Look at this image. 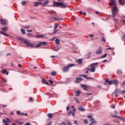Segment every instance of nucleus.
<instances>
[{"label": "nucleus", "mask_w": 125, "mask_h": 125, "mask_svg": "<svg viewBox=\"0 0 125 125\" xmlns=\"http://www.w3.org/2000/svg\"><path fill=\"white\" fill-rule=\"evenodd\" d=\"M24 42L25 43V44H26V45H27V46H30V47H35L37 48L42 46L41 42H39L38 44L36 45H35V44L30 42V41L27 40H24Z\"/></svg>", "instance_id": "nucleus-1"}, {"label": "nucleus", "mask_w": 125, "mask_h": 125, "mask_svg": "<svg viewBox=\"0 0 125 125\" xmlns=\"http://www.w3.org/2000/svg\"><path fill=\"white\" fill-rule=\"evenodd\" d=\"M74 66H76V64L74 63H69L67 64V66H64L62 69L63 72L64 73H67V72H69V70H70V68L71 67H74Z\"/></svg>", "instance_id": "nucleus-2"}, {"label": "nucleus", "mask_w": 125, "mask_h": 125, "mask_svg": "<svg viewBox=\"0 0 125 125\" xmlns=\"http://www.w3.org/2000/svg\"><path fill=\"white\" fill-rule=\"evenodd\" d=\"M54 5H56L57 6H62V8H65L67 7L68 4L63 3L61 2H54Z\"/></svg>", "instance_id": "nucleus-3"}, {"label": "nucleus", "mask_w": 125, "mask_h": 125, "mask_svg": "<svg viewBox=\"0 0 125 125\" xmlns=\"http://www.w3.org/2000/svg\"><path fill=\"white\" fill-rule=\"evenodd\" d=\"M111 12L112 13V17H115L116 15H118V12H119V9L117 8V6L115 5L113 8L111 9Z\"/></svg>", "instance_id": "nucleus-4"}, {"label": "nucleus", "mask_w": 125, "mask_h": 125, "mask_svg": "<svg viewBox=\"0 0 125 125\" xmlns=\"http://www.w3.org/2000/svg\"><path fill=\"white\" fill-rule=\"evenodd\" d=\"M98 65V62H95L94 63H92L90 64L91 68H89L90 72H92V73H94V72H95V67Z\"/></svg>", "instance_id": "nucleus-5"}, {"label": "nucleus", "mask_w": 125, "mask_h": 125, "mask_svg": "<svg viewBox=\"0 0 125 125\" xmlns=\"http://www.w3.org/2000/svg\"><path fill=\"white\" fill-rule=\"evenodd\" d=\"M75 112H76V108H74L72 111H70L67 113L68 117L71 116V114H72V116H75Z\"/></svg>", "instance_id": "nucleus-6"}, {"label": "nucleus", "mask_w": 125, "mask_h": 125, "mask_svg": "<svg viewBox=\"0 0 125 125\" xmlns=\"http://www.w3.org/2000/svg\"><path fill=\"white\" fill-rule=\"evenodd\" d=\"M103 51V50L102 49V48L100 47L98 50H97V51H96V53L97 55H100V54L102 53Z\"/></svg>", "instance_id": "nucleus-7"}, {"label": "nucleus", "mask_w": 125, "mask_h": 125, "mask_svg": "<svg viewBox=\"0 0 125 125\" xmlns=\"http://www.w3.org/2000/svg\"><path fill=\"white\" fill-rule=\"evenodd\" d=\"M41 4H42V2L40 1L34 2V6H35V7H37V6H39V5H41Z\"/></svg>", "instance_id": "nucleus-8"}, {"label": "nucleus", "mask_w": 125, "mask_h": 125, "mask_svg": "<svg viewBox=\"0 0 125 125\" xmlns=\"http://www.w3.org/2000/svg\"><path fill=\"white\" fill-rule=\"evenodd\" d=\"M78 110L81 112H84V111H85L84 108H83L82 105L79 106Z\"/></svg>", "instance_id": "nucleus-9"}, {"label": "nucleus", "mask_w": 125, "mask_h": 125, "mask_svg": "<svg viewBox=\"0 0 125 125\" xmlns=\"http://www.w3.org/2000/svg\"><path fill=\"white\" fill-rule=\"evenodd\" d=\"M90 122H91V123L89 125H93V124H96L97 123V122L95 121V119H94L93 118H91Z\"/></svg>", "instance_id": "nucleus-10"}, {"label": "nucleus", "mask_w": 125, "mask_h": 125, "mask_svg": "<svg viewBox=\"0 0 125 125\" xmlns=\"http://www.w3.org/2000/svg\"><path fill=\"white\" fill-rule=\"evenodd\" d=\"M0 34L3 35V36H4L5 37H10V35L9 34H7L5 32H3V31H0Z\"/></svg>", "instance_id": "nucleus-11"}, {"label": "nucleus", "mask_w": 125, "mask_h": 125, "mask_svg": "<svg viewBox=\"0 0 125 125\" xmlns=\"http://www.w3.org/2000/svg\"><path fill=\"white\" fill-rule=\"evenodd\" d=\"M0 23L2 24V25H6V21H5V20H2V19H1L0 20Z\"/></svg>", "instance_id": "nucleus-12"}, {"label": "nucleus", "mask_w": 125, "mask_h": 125, "mask_svg": "<svg viewBox=\"0 0 125 125\" xmlns=\"http://www.w3.org/2000/svg\"><path fill=\"white\" fill-rule=\"evenodd\" d=\"M81 86L83 87V88L84 89V90L87 91V88H88V87L86 85L81 84Z\"/></svg>", "instance_id": "nucleus-13"}, {"label": "nucleus", "mask_w": 125, "mask_h": 125, "mask_svg": "<svg viewBox=\"0 0 125 125\" xmlns=\"http://www.w3.org/2000/svg\"><path fill=\"white\" fill-rule=\"evenodd\" d=\"M52 20H54V21H55V20H57V21H59L60 20H62V19H60L59 17H52Z\"/></svg>", "instance_id": "nucleus-14"}, {"label": "nucleus", "mask_w": 125, "mask_h": 125, "mask_svg": "<svg viewBox=\"0 0 125 125\" xmlns=\"http://www.w3.org/2000/svg\"><path fill=\"white\" fill-rule=\"evenodd\" d=\"M105 83H108L109 85H111V84H113V81H109V79H107L106 80H105Z\"/></svg>", "instance_id": "nucleus-15"}, {"label": "nucleus", "mask_w": 125, "mask_h": 125, "mask_svg": "<svg viewBox=\"0 0 125 125\" xmlns=\"http://www.w3.org/2000/svg\"><path fill=\"white\" fill-rule=\"evenodd\" d=\"M76 81L77 82V83H81V82L83 81V78L82 77L77 78Z\"/></svg>", "instance_id": "nucleus-16"}, {"label": "nucleus", "mask_w": 125, "mask_h": 125, "mask_svg": "<svg viewBox=\"0 0 125 125\" xmlns=\"http://www.w3.org/2000/svg\"><path fill=\"white\" fill-rule=\"evenodd\" d=\"M8 30V27L7 26H4L1 28V31H3V32H6Z\"/></svg>", "instance_id": "nucleus-17"}, {"label": "nucleus", "mask_w": 125, "mask_h": 125, "mask_svg": "<svg viewBox=\"0 0 125 125\" xmlns=\"http://www.w3.org/2000/svg\"><path fill=\"white\" fill-rule=\"evenodd\" d=\"M41 45H47L48 44V42H40Z\"/></svg>", "instance_id": "nucleus-18"}, {"label": "nucleus", "mask_w": 125, "mask_h": 125, "mask_svg": "<svg viewBox=\"0 0 125 125\" xmlns=\"http://www.w3.org/2000/svg\"><path fill=\"white\" fill-rule=\"evenodd\" d=\"M111 117H112V118H119V119H122V117H120L119 116H116V115H114V114H111Z\"/></svg>", "instance_id": "nucleus-19"}, {"label": "nucleus", "mask_w": 125, "mask_h": 125, "mask_svg": "<svg viewBox=\"0 0 125 125\" xmlns=\"http://www.w3.org/2000/svg\"><path fill=\"white\" fill-rule=\"evenodd\" d=\"M116 2V1L115 0H110V5H114Z\"/></svg>", "instance_id": "nucleus-20"}, {"label": "nucleus", "mask_w": 125, "mask_h": 125, "mask_svg": "<svg viewBox=\"0 0 125 125\" xmlns=\"http://www.w3.org/2000/svg\"><path fill=\"white\" fill-rule=\"evenodd\" d=\"M119 3L120 4H122V5H124V4H125V0H119Z\"/></svg>", "instance_id": "nucleus-21"}, {"label": "nucleus", "mask_w": 125, "mask_h": 125, "mask_svg": "<svg viewBox=\"0 0 125 125\" xmlns=\"http://www.w3.org/2000/svg\"><path fill=\"white\" fill-rule=\"evenodd\" d=\"M42 82L44 83V84H47V85H48V82H47L46 80L42 79Z\"/></svg>", "instance_id": "nucleus-22"}, {"label": "nucleus", "mask_w": 125, "mask_h": 125, "mask_svg": "<svg viewBox=\"0 0 125 125\" xmlns=\"http://www.w3.org/2000/svg\"><path fill=\"white\" fill-rule=\"evenodd\" d=\"M35 38H44V35H35Z\"/></svg>", "instance_id": "nucleus-23"}, {"label": "nucleus", "mask_w": 125, "mask_h": 125, "mask_svg": "<svg viewBox=\"0 0 125 125\" xmlns=\"http://www.w3.org/2000/svg\"><path fill=\"white\" fill-rule=\"evenodd\" d=\"M75 93H76V96H80V94H81V91L80 90L76 91Z\"/></svg>", "instance_id": "nucleus-24"}, {"label": "nucleus", "mask_w": 125, "mask_h": 125, "mask_svg": "<svg viewBox=\"0 0 125 125\" xmlns=\"http://www.w3.org/2000/svg\"><path fill=\"white\" fill-rule=\"evenodd\" d=\"M113 84H118L119 83V81L117 80H114L112 81Z\"/></svg>", "instance_id": "nucleus-25"}, {"label": "nucleus", "mask_w": 125, "mask_h": 125, "mask_svg": "<svg viewBox=\"0 0 125 125\" xmlns=\"http://www.w3.org/2000/svg\"><path fill=\"white\" fill-rule=\"evenodd\" d=\"M49 2V1L48 0H46L45 2L43 3V7L45 6L46 4H48Z\"/></svg>", "instance_id": "nucleus-26"}, {"label": "nucleus", "mask_w": 125, "mask_h": 125, "mask_svg": "<svg viewBox=\"0 0 125 125\" xmlns=\"http://www.w3.org/2000/svg\"><path fill=\"white\" fill-rule=\"evenodd\" d=\"M117 91H118V89H116L115 91V96H116V97H118L119 96V92Z\"/></svg>", "instance_id": "nucleus-27"}, {"label": "nucleus", "mask_w": 125, "mask_h": 125, "mask_svg": "<svg viewBox=\"0 0 125 125\" xmlns=\"http://www.w3.org/2000/svg\"><path fill=\"white\" fill-rule=\"evenodd\" d=\"M118 75H121V74H123V71L120 69H118L117 71Z\"/></svg>", "instance_id": "nucleus-28"}, {"label": "nucleus", "mask_w": 125, "mask_h": 125, "mask_svg": "<svg viewBox=\"0 0 125 125\" xmlns=\"http://www.w3.org/2000/svg\"><path fill=\"white\" fill-rule=\"evenodd\" d=\"M55 42H56V43H57V44H59L60 43V40H59V39H57L55 40Z\"/></svg>", "instance_id": "nucleus-29"}, {"label": "nucleus", "mask_w": 125, "mask_h": 125, "mask_svg": "<svg viewBox=\"0 0 125 125\" xmlns=\"http://www.w3.org/2000/svg\"><path fill=\"white\" fill-rule=\"evenodd\" d=\"M82 62H83V59H79L78 60V63H79V64H82Z\"/></svg>", "instance_id": "nucleus-30"}, {"label": "nucleus", "mask_w": 125, "mask_h": 125, "mask_svg": "<svg viewBox=\"0 0 125 125\" xmlns=\"http://www.w3.org/2000/svg\"><path fill=\"white\" fill-rule=\"evenodd\" d=\"M47 116H48V118H52V117L53 116V114H52L51 113H48L47 114Z\"/></svg>", "instance_id": "nucleus-31"}, {"label": "nucleus", "mask_w": 125, "mask_h": 125, "mask_svg": "<svg viewBox=\"0 0 125 125\" xmlns=\"http://www.w3.org/2000/svg\"><path fill=\"white\" fill-rule=\"evenodd\" d=\"M22 35H25V34H26V32H25V30H24L23 29H21V30Z\"/></svg>", "instance_id": "nucleus-32"}, {"label": "nucleus", "mask_w": 125, "mask_h": 125, "mask_svg": "<svg viewBox=\"0 0 125 125\" xmlns=\"http://www.w3.org/2000/svg\"><path fill=\"white\" fill-rule=\"evenodd\" d=\"M51 75L52 76H56V72L55 71H53L51 73Z\"/></svg>", "instance_id": "nucleus-33"}, {"label": "nucleus", "mask_w": 125, "mask_h": 125, "mask_svg": "<svg viewBox=\"0 0 125 125\" xmlns=\"http://www.w3.org/2000/svg\"><path fill=\"white\" fill-rule=\"evenodd\" d=\"M80 77H83V78L87 79V76L85 75V74H83V75H80Z\"/></svg>", "instance_id": "nucleus-34"}, {"label": "nucleus", "mask_w": 125, "mask_h": 125, "mask_svg": "<svg viewBox=\"0 0 125 125\" xmlns=\"http://www.w3.org/2000/svg\"><path fill=\"white\" fill-rule=\"evenodd\" d=\"M105 57H107V53H105L103 56L101 57V58H105Z\"/></svg>", "instance_id": "nucleus-35"}, {"label": "nucleus", "mask_w": 125, "mask_h": 125, "mask_svg": "<svg viewBox=\"0 0 125 125\" xmlns=\"http://www.w3.org/2000/svg\"><path fill=\"white\" fill-rule=\"evenodd\" d=\"M26 3H27V1L23 0L21 2V4L22 5H25V4H26Z\"/></svg>", "instance_id": "nucleus-36"}, {"label": "nucleus", "mask_w": 125, "mask_h": 125, "mask_svg": "<svg viewBox=\"0 0 125 125\" xmlns=\"http://www.w3.org/2000/svg\"><path fill=\"white\" fill-rule=\"evenodd\" d=\"M57 28H58V24H56L54 25V30H56L57 29Z\"/></svg>", "instance_id": "nucleus-37"}, {"label": "nucleus", "mask_w": 125, "mask_h": 125, "mask_svg": "<svg viewBox=\"0 0 125 125\" xmlns=\"http://www.w3.org/2000/svg\"><path fill=\"white\" fill-rule=\"evenodd\" d=\"M89 37H90L91 40H94V38H93L94 36L93 35H89Z\"/></svg>", "instance_id": "nucleus-38"}, {"label": "nucleus", "mask_w": 125, "mask_h": 125, "mask_svg": "<svg viewBox=\"0 0 125 125\" xmlns=\"http://www.w3.org/2000/svg\"><path fill=\"white\" fill-rule=\"evenodd\" d=\"M66 124L67 125H72V124L71 123V122H70V121H67L66 122Z\"/></svg>", "instance_id": "nucleus-39"}, {"label": "nucleus", "mask_w": 125, "mask_h": 125, "mask_svg": "<svg viewBox=\"0 0 125 125\" xmlns=\"http://www.w3.org/2000/svg\"><path fill=\"white\" fill-rule=\"evenodd\" d=\"M59 49H60V48L58 47H55V51H58Z\"/></svg>", "instance_id": "nucleus-40"}, {"label": "nucleus", "mask_w": 125, "mask_h": 125, "mask_svg": "<svg viewBox=\"0 0 125 125\" xmlns=\"http://www.w3.org/2000/svg\"><path fill=\"white\" fill-rule=\"evenodd\" d=\"M27 36L29 38H32V36L31 35V33H27Z\"/></svg>", "instance_id": "nucleus-41"}, {"label": "nucleus", "mask_w": 125, "mask_h": 125, "mask_svg": "<svg viewBox=\"0 0 125 125\" xmlns=\"http://www.w3.org/2000/svg\"><path fill=\"white\" fill-rule=\"evenodd\" d=\"M6 123H10V122H11V121H10V120L9 119L6 118Z\"/></svg>", "instance_id": "nucleus-42"}, {"label": "nucleus", "mask_w": 125, "mask_h": 125, "mask_svg": "<svg viewBox=\"0 0 125 125\" xmlns=\"http://www.w3.org/2000/svg\"><path fill=\"white\" fill-rule=\"evenodd\" d=\"M84 124H86V125H87V124H88V121H87V120L84 119Z\"/></svg>", "instance_id": "nucleus-43"}, {"label": "nucleus", "mask_w": 125, "mask_h": 125, "mask_svg": "<svg viewBox=\"0 0 125 125\" xmlns=\"http://www.w3.org/2000/svg\"><path fill=\"white\" fill-rule=\"evenodd\" d=\"M2 73H3V74H5V73H6V69L2 70Z\"/></svg>", "instance_id": "nucleus-44"}, {"label": "nucleus", "mask_w": 125, "mask_h": 125, "mask_svg": "<svg viewBox=\"0 0 125 125\" xmlns=\"http://www.w3.org/2000/svg\"><path fill=\"white\" fill-rule=\"evenodd\" d=\"M48 82H49V83H50V84H52V83H53V81L51 80H49L48 81Z\"/></svg>", "instance_id": "nucleus-45"}, {"label": "nucleus", "mask_w": 125, "mask_h": 125, "mask_svg": "<svg viewBox=\"0 0 125 125\" xmlns=\"http://www.w3.org/2000/svg\"><path fill=\"white\" fill-rule=\"evenodd\" d=\"M102 41L104 42H105L106 40L105 39V38L103 37V39H102Z\"/></svg>", "instance_id": "nucleus-46"}, {"label": "nucleus", "mask_w": 125, "mask_h": 125, "mask_svg": "<svg viewBox=\"0 0 125 125\" xmlns=\"http://www.w3.org/2000/svg\"><path fill=\"white\" fill-rule=\"evenodd\" d=\"M122 40L123 41H125V34L123 36Z\"/></svg>", "instance_id": "nucleus-47"}, {"label": "nucleus", "mask_w": 125, "mask_h": 125, "mask_svg": "<svg viewBox=\"0 0 125 125\" xmlns=\"http://www.w3.org/2000/svg\"><path fill=\"white\" fill-rule=\"evenodd\" d=\"M113 20L115 22H118V20L117 19H116L115 17H113Z\"/></svg>", "instance_id": "nucleus-48"}, {"label": "nucleus", "mask_w": 125, "mask_h": 125, "mask_svg": "<svg viewBox=\"0 0 125 125\" xmlns=\"http://www.w3.org/2000/svg\"><path fill=\"white\" fill-rule=\"evenodd\" d=\"M121 92L122 94H125V90L123 91H121Z\"/></svg>", "instance_id": "nucleus-49"}, {"label": "nucleus", "mask_w": 125, "mask_h": 125, "mask_svg": "<svg viewBox=\"0 0 125 125\" xmlns=\"http://www.w3.org/2000/svg\"><path fill=\"white\" fill-rule=\"evenodd\" d=\"M2 81L3 82V83H6L7 81H6V79H2Z\"/></svg>", "instance_id": "nucleus-50"}, {"label": "nucleus", "mask_w": 125, "mask_h": 125, "mask_svg": "<svg viewBox=\"0 0 125 125\" xmlns=\"http://www.w3.org/2000/svg\"><path fill=\"white\" fill-rule=\"evenodd\" d=\"M17 115H21V112H20V111H17Z\"/></svg>", "instance_id": "nucleus-51"}, {"label": "nucleus", "mask_w": 125, "mask_h": 125, "mask_svg": "<svg viewBox=\"0 0 125 125\" xmlns=\"http://www.w3.org/2000/svg\"><path fill=\"white\" fill-rule=\"evenodd\" d=\"M24 29H28V28H30V26H23Z\"/></svg>", "instance_id": "nucleus-52"}, {"label": "nucleus", "mask_w": 125, "mask_h": 125, "mask_svg": "<svg viewBox=\"0 0 125 125\" xmlns=\"http://www.w3.org/2000/svg\"><path fill=\"white\" fill-rule=\"evenodd\" d=\"M54 32L53 33V34H56V33H57V31H58V30H56L54 29Z\"/></svg>", "instance_id": "nucleus-53"}, {"label": "nucleus", "mask_w": 125, "mask_h": 125, "mask_svg": "<svg viewBox=\"0 0 125 125\" xmlns=\"http://www.w3.org/2000/svg\"><path fill=\"white\" fill-rule=\"evenodd\" d=\"M111 108H112V109H115V108H116V106L114 104H113L111 106Z\"/></svg>", "instance_id": "nucleus-54"}, {"label": "nucleus", "mask_w": 125, "mask_h": 125, "mask_svg": "<svg viewBox=\"0 0 125 125\" xmlns=\"http://www.w3.org/2000/svg\"><path fill=\"white\" fill-rule=\"evenodd\" d=\"M88 119H92V116L91 115H88Z\"/></svg>", "instance_id": "nucleus-55"}, {"label": "nucleus", "mask_w": 125, "mask_h": 125, "mask_svg": "<svg viewBox=\"0 0 125 125\" xmlns=\"http://www.w3.org/2000/svg\"><path fill=\"white\" fill-rule=\"evenodd\" d=\"M29 101H30V102H32L33 101V98H32V97H30V98H29Z\"/></svg>", "instance_id": "nucleus-56"}, {"label": "nucleus", "mask_w": 125, "mask_h": 125, "mask_svg": "<svg viewBox=\"0 0 125 125\" xmlns=\"http://www.w3.org/2000/svg\"><path fill=\"white\" fill-rule=\"evenodd\" d=\"M69 110H70V107L69 106L66 107V111H69Z\"/></svg>", "instance_id": "nucleus-57"}, {"label": "nucleus", "mask_w": 125, "mask_h": 125, "mask_svg": "<svg viewBox=\"0 0 125 125\" xmlns=\"http://www.w3.org/2000/svg\"><path fill=\"white\" fill-rule=\"evenodd\" d=\"M74 124H75V125H78V121H74Z\"/></svg>", "instance_id": "nucleus-58"}, {"label": "nucleus", "mask_w": 125, "mask_h": 125, "mask_svg": "<svg viewBox=\"0 0 125 125\" xmlns=\"http://www.w3.org/2000/svg\"><path fill=\"white\" fill-rule=\"evenodd\" d=\"M18 67H19V68H21V67H22V65H21V64H19L18 65Z\"/></svg>", "instance_id": "nucleus-59"}, {"label": "nucleus", "mask_w": 125, "mask_h": 125, "mask_svg": "<svg viewBox=\"0 0 125 125\" xmlns=\"http://www.w3.org/2000/svg\"><path fill=\"white\" fill-rule=\"evenodd\" d=\"M90 79H92V78L87 77V78H86V80H90Z\"/></svg>", "instance_id": "nucleus-60"}, {"label": "nucleus", "mask_w": 125, "mask_h": 125, "mask_svg": "<svg viewBox=\"0 0 125 125\" xmlns=\"http://www.w3.org/2000/svg\"><path fill=\"white\" fill-rule=\"evenodd\" d=\"M50 57L51 58H54L56 57V56H51Z\"/></svg>", "instance_id": "nucleus-61"}, {"label": "nucleus", "mask_w": 125, "mask_h": 125, "mask_svg": "<svg viewBox=\"0 0 125 125\" xmlns=\"http://www.w3.org/2000/svg\"><path fill=\"white\" fill-rule=\"evenodd\" d=\"M105 62H107V60H104V61H103V63H105Z\"/></svg>", "instance_id": "nucleus-62"}, {"label": "nucleus", "mask_w": 125, "mask_h": 125, "mask_svg": "<svg viewBox=\"0 0 125 125\" xmlns=\"http://www.w3.org/2000/svg\"><path fill=\"white\" fill-rule=\"evenodd\" d=\"M122 85L123 86H124V85H125V81L123 83Z\"/></svg>", "instance_id": "nucleus-63"}, {"label": "nucleus", "mask_w": 125, "mask_h": 125, "mask_svg": "<svg viewBox=\"0 0 125 125\" xmlns=\"http://www.w3.org/2000/svg\"><path fill=\"white\" fill-rule=\"evenodd\" d=\"M25 125H30V123H27L25 124Z\"/></svg>", "instance_id": "nucleus-64"}]
</instances>
